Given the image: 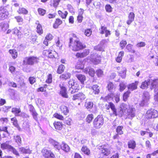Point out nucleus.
I'll use <instances>...</instances> for the list:
<instances>
[{
    "label": "nucleus",
    "mask_w": 158,
    "mask_h": 158,
    "mask_svg": "<svg viewBox=\"0 0 158 158\" xmlns=\"http://www.w3.org/2000/svg\"><path fill=\"white\" fill-rule=\"evenodd\" d=\"M69 39V47L73 51H79L86 48V45L81 41L77 35L75 33L70 34Z\"/></svg>",
    "instance_id": "nucleus-1"
},
{
    "label": "nucleus",
    "mask_w": 158,
    "mask_h": 158,
    "mask_svg": "<svg viewBox=\"0 0 158 158\" xmlns=\"http://www.w3.org/2000/svg\"><path fill=\"white\" fill-rule=\"evenodd\" d=\"M40 58L36 56H31L25 57L23 60V64L33 65L40 62Z\"/></svg>",
    "instance_id": "nucleus-2"
},
{
    "label": "nucleus",
    "mask_w": 158,
    "mask_h": 158,
    "mask_svg": "<svg viewBox=\"0 0 158 158\" xmlns=\"http://www.w3.org/2000/svg\"><path fill=\"white\" fill-rule=\"evenodd\" d=\"M104 123V118L102 115H98L93 120V125L94 128L98 129L100 128Z\"/></svg>",
    "instance_id": "nucleus-3"
},
{
    "label": "nucleus",
    "mask_w": 158,
    "mask_h": 158,
    "mask_svg": "<svg viewBox=\"0 0 158 158\" xmlns=\"http://www.w3.org/2000/svg\"><path fill=\"white\" fill-rule=\"evenodd\" d=\"M105 107L106 110H109L110 109L112 111V113L110 114L111 116H121V114L118 110L115 105L112 102H109L108 104H106L105 105Z\"/></svg>",
    "instance_id": "nucleus-4"
},
{
    "label": "nucleus",
    "mask_w": 158,
    "mask_h": 158,
    "mask_svg": "<svg viewBox=\"0 0 158 158\" xmlns=\"http://www.w3.org/2000/svg\"><path fill=\"white\" fill-rule=\"evenodd\" d=\"M69 84L70 85V88L73 89L71 92V94L77 92L80 89L79 83L74 79H71L69 81Z\"/></svg>",
    "instance_id": "nucleus-5"
},
{
    "label": "nucleus",
    "mask_w": 158,
    "mask_h": 158,
    "mask_svg": "<svg viewBox=\"0 0 158 158\" xmlns=\"http://www.w3.org/2000/svg\"><path fill=\"white\" fill-rule=\"evenodd\" d=\"M145 117L147 119L158 118V111L154 109H150L147 111Z\"/></svg>",
    "instance_id": "nucleus-6"
},
{
    "label": "nucleus",
    "mask_w": 158,
    "mask_h": 158,
    "mask_svg": "<svg viewBox=\"0 0 158 158\" xmlns=\"http://www.w3.org/2000/svg\"><path fill=\"white\" fill-rule=\"evenodd\" d=\"M98 149L99 151L100 154L103 156H109L111 153V151L106 147V144L99 146Z\"/></svg>",
    "instance_id": "nucleus-7"
},
{
    "label": "nucleus",
    "mask_w": 158,
    "mask_h": 158,
    "mask_svg": "<svg viewBox=\"0 0 158 158\" xmlns=\"http://www.w3.org/2000/svg\"><path fill=\"white\" fill-rule=\"evenodd\" d=\"M43 55L44 56L49 58H56L58 56V54L56 52L50 49L44 50Z\"/></svg>",
    "instance_id": "nucleus-8"
},
{
    "label": "nucleus",
    "mask_w": 158,
    "mask_h": 158,
    "mask_svg": "<svg viewBox=\"0 0 158 158\" xmlns=\"http://www.w3.org/2000/svg\"><path fill=\"white\" fill-rule=\"evenodd\" d=\"M66 82H61L59 85L60 88V94L63 97L65 98H68L69 96L67 92V88L66 86Z\"/></svg>",
    "instance_id": "nucleus-9"
},
{
    "label": "nucleus",
    "mask_w": 158,
    "mask_h": 158,
    "mask_svg": "<svg viewBox=\"0 0 158 158\" xmlns=\"http://www.w3.org/2000/svg\"><path fill=\"white\" fill-rule=\"evenodd\" d=\"M9 13L7 8L6 6L0 7V20H3L6 19Z\"/></svg>",
    "instance_id": "nucleus-10"
},
{
    "label": "nucleus",
    "mask_w": 158,
    "mask_h": 158,
    "mask_svg": "<svg viewBox=\"0 0 158 158\" xmlns=\"http://www.w3.org/2000/svg\"><path fill=\"white\" fill-rule=\"evenodd\" d=\"M41 153L44 158H56L53 152L45 148H43L41 151Z\"/></svg>",
    "instance_id": "nucleus-11"
},
{
    "label": "nucleus",
    "mask_w": 158,
    "mask_h": 158,
    "mask_svg": "<svg viewBox=\"0 0 158 158\" xmlns=\"http://www.w3.org/2000/svg\"><path fill=\"white\" fill-rule=\"evenodd\" d=\"M90 53V50L89 49H85L82 52H77L75 56L77 59L83 58L86 57Z\"/></svg>",
    "instance_id": "nucleus-12"
},
{
    "label": "nucleus",
    "mask_w": 158,
    "mask_h": 158,
    "mask_svg": "<svg viewBox=\"0 0 158 158\" xmlns=\"http://www.w3.org/2000/svg\"><path fill=\"white\" fill-rule=\"evenodd\" d=\"M86 98L85 95L82 92H80L74 94L72 98L73 101L77 100L82 102Z\"/></svg>",
    "instance_id": "nucleus-13"
},
{
    "label": "nucleus",
    "mask_w": 158,
    "mask_h": 158,
    "mask_svg": "<svg viewBox=\"0 0 158 158\" xmlns=\"http://www.w3.org/2000/svg\"><path fill=\"white\" fill-rule=\"evenodd\" d=\"M158 87V79L153 80L151 83L150 89L151 90L154 89V92L157 91V88Z\"/></svg>",
    "instance_id": "nucleus-14"
},
{
    "label": "nucleus",
    "mask_w": 158,
    "mask_h": 158,
    "mask_svg": "<svg viewBox=\"0 0 158 158\" xmlns=\"http://www.w3.org/2000/svg\"><path fill=\"white\" fill-rule=\"evenodd\" d=\"M138 81H135L134 82L130 84L127 86V89L129 90L133 91L137 89L138 85L139 84Z\"/></svg>",
    "instance_id": "nucleus-15"
},
{
    "label": "nucleus",
    "mask_w": 158,
    "mask_h": 158,
    "mask_svg": "<svg viewBox=\"0 0 158 158\" xmlns=\"http://www.w3.org/2000/svg\"><path fill=\"white\" fill-rule=\"evenodd\" d=\"M118 73L122 77H124L126 74V69L123 67L118 66L117 67Z\"/></svg>",
    "instance_id": "nucleus-16"
},
{
    "label": "nucleus",
    "mask_w": 158,
    "mask_h": 158,
    "mask_svg": "<svg viewBox=\"0 0 158 158\" xmlns=\"http://www.w3.org/2000/svg\"><path fill=\"white\" fill-rule=\"evenodd\" d=\"M10 141H6L0 144V148L3 150H7L9 151L12 146L9 144Z\"/></svg>",
    "instance_id": "nucleus-17"
},
{
    "label": "nucleus",
    "mask_w": 158,
    "mask_h": 158,
    "mask_svg": "<svg viewBox=\"0 0 158 158\" xmlns=\"http://www.w3.org/2000/svg\"><path fill=\"white\" fill-rule=\"evenodd\" d=\"M53 125L56 130L59 131L62 129L64 124L61 122L55 121L53 123Z\"/></svg>",
    "instance_id": "nucleus-18"
},
{
    "label": "nucleus",
    "mask_w": 158,
    "mask_h": 158,
    "mask_svg": "<svg viewBox=\"0 0 158 158\" xmlns=\"http://www.w3.org/2000/svg\"><path fill=\"white\" fill-rule=\"evenodd\" d=\"M36 24L37 25L36 27L37 33L39 35H42L44 33V31L41 24L39 23V21H37Z\"/></svg>",
    "instance_id": "nucleus-19"
},
{
    "label": "nucleus",
    "mask_w": 158,
    "mask_h": 158,
    "mask_svg": "<svg viewBox=\"0 0 158 158\" xmlns=\"http://www.w3.org/2000/svg\"><path fill=\"white\" fill-rule=\"evenodd\" d=\"M75 76L78 80L82 84H84L86 80V77L85 75L81 74H77Z\"/></svg>",
    "instance_id": "nucleus-20"
},
{
    "label": "nucleus",
    "mask_w": 158,
    "mask_h": 158,
    "mask_svg": "<svg viewBox=\"0 0 158 158\" xmlns=\"http://www.w3.org/2000/svg\"><path fill=\"white\" fill-rule=\"evenodd\" d=\"M63 23V21L60 18H57L55 19L53 24V27L54 29L58 28Z\"/></svg>",
    "instance_id": "nucleus-21"
},
{
    "label": "nucleus",
    "mask_w": 158,
    "mask_h": 158,
    "mask_svg": "<svg viewBox=\"0 0 158 158\" xmlns=\"http://www.w3.org/2000/svg\"><path fill=\"white\" fill-rule=\"evenodd\" d=\"M135 15L133 12H131L128 15V19L127 21V23L129 25L134 21Z\"/></svg>",
    "instance_id": "nucleus-22"
},
{
    "label": "nucleus",
    "mask_w": 158,
    "mask_h": 158,
    "mask_svg": "<svg viewBox=\"0 0 158 158\" xmlns=\"http://www.w3.org/2000/svg\"><path fill=\"white\" fill-rule=\"evenodd\" d=\"M127 145L129 148L134 149L136 147V142L133 139L130 140L128 142Z\"/></svg>",
    "instance_id": "nucleus-23"
},
{
    "label": "nucleus",
    "mask_w": 158,
    "mask_h": 158,
    "mask_svg": "<svg viewBox=\"0 0 158 158\" xmlns=\"http://www.w3.org/2000/svg\"><path fill=\"white\" fill-rule=\"evenodd\" d=\"M150 83V80L148 79L142 82L140 86V88L142 89H147Z\"/></svg>",
    "instance_id": "nucleus-24"
},
{
    "label": "nucleus",
    "mask_w": 158,
    "mask_h": 158,
    "mask_svg": "<svg viewBox=\"0 0 158 158\" xmlns=\"http://www.w3.org/2000/svg\"><path fill=\"white\" fill-rule=\"evenodd\" d=\"M127 104L124 103H122L120 105L119 107V111L120 113L121 114V116H123L124 113L125 112L126 110H127Z\"/></svg>",
    "instance_id": "nucleus-25"
},
{
    "label": "nucleus",
    "mask_w": 158,
    "mask_h": 158,
    "mask_svg": "<svg viewBox=\"0 0 158 158\" xmlns=\"http://www.w3.org/2000/svg\"><path fill=\"white\" fill-rule=\"evenodd\" d=\"M60 108L61 113L64 115H67L69 112L68 107L65 105H62L61 106Z\"/></svg>",
    "instance_id": "nucleus-26"
},
{
    "label": "nucleus",
    "mask_w": 158,
    "mask_h": 158,
    "mask_svg": "<svg viewBox=\"0 0 158 158\" xmlns=\"http://www.w3.org/2000/svg\"><path fill=\"white\" fill-rule=\"evenodd\" d=\"M81 150L82 152L84 154L88 156H89L91 153L90 150L86 146H83Z\"/></svg>",
    "instance_id": "nucleus-27"
},
{
    "label": "nucleus",
    "mask_w": 158,
    "mask_h": 158,
    "mask_svg": "<svg viewBox=\"0 0 158 158\" xmlns=\"http://www.w3.org/2000/svg\"><path fill=\"white\" fill-rule=\"evenodd\" d=\"M80 11L77 17V20L79 23H81L82 22L83 19V15L84 12V10L82 9H80Z\"/></svg>",
    "instance_id": "nucleus-28"
},
{
    "label": "nucleus",
    "mask_w": 158,
    "mask_h": 158,
    "mask_svg": "<svg viewBox=\"0 0 158 158\" xmlns=\"http://www.w3.org/2000/svg\"><path fill=\"white\" fill-rule=\"evenodd\" d=\"M135 113L132 108H131L128 110L127 113V116L128 118L132 119L135 117Z\"/></svg>",
    "instance_id": "nucleus-29"
},
{
    "label": "nucleus",
    "mask_w": 158,
    "mask_h": 158,
    "mask_svg": "<svg viewBox=\"0 0 158 158\" xmlns=\"http://www.w3.org/2000/svg\"><path fill=\"white\" fill-rule=\"evenodd\" d=\"M12 124L14 126L17 128L19 130H20L21 128L19 125L18 121L15 117H13L11 118Z\"/></svg>",
    "instance_id": "nucleus-30"
},
{
    "label": "nucleus",
    "mask_w": 158,
    "mask_h": 158,
    "mask_svg": "<svg viewBox=\"0 0 158 158\" xmlns=\"http://www.w3.org/2000/svg\"><path fill=\"white\" fill-rule=\"evenodd\" d=\"M19 151L21 154H30L31 153V151L30 149H26L24 147H21L19 148Z\"/></svg>",
    "instance_id": "nucleus-31"
},
{
    "label": "nucleus",
    "mask_w": 158,
    "mask_h": 158,
    "mask_svg": "<svg viewBox=\"0 0 158 158\" xmlns=\"http://www.w3.org/2000/svg\"><path fill=\"white\" fill-rule=\"evenodd\" d=\"M101 56L99 55L97 57L94 58H92L91 60V62L94 64H98L100 63L101 62Z\"/></svg>",
    "instance_id": "nucleus-32"
},
{
    "label": "nucleus",
    "mask_w": 158,
    "mask_h": 158,
    "mask_svg": "<svg viewBox=\"0 0 158 158\" xmlns=\"http://www.w3.org/2000/svg\"><path fill=\"white\" fill-rule=\"evenodd\" d=\"M71 74L69 72H65V73L61 74L60 76V79L66 80L70 78Z\"/></svg>",
    "instance_id": "nucleus-33"
},
{
    "label": "nucleus",
    "mask_w": 158,
    "mask_h": 158,
    "mask_svg": "<svg viewBox=\"0 0 158 158\" xmlns=\"http://www.w3.org/2000/svg\"><path fill=\"white\" fill-rule=\"evenodd\" d=\"M126 48L128 52L135 53L136 55H137L135 50L133 48V45L131 44H128L126 45Z\"/></svg>",
    "instance_id": "nucleus-34"
},
{
    "label": "nucleus",
    "mask_w": 158,
    "mask_h": 158,
    "mask_svg": "<svg viewBox=\"0 0 158 158\" xmlns=\"http://www.w3.org/2000/svg\"><path fill=\"white\" fill-rule=\"evenodd\" d=\"M60 0H51L50 2V6L52 7L56 8L59 4Z\"/></svg>",
    "instance_id": "nucleus-35"
},
{
    "label": "nucleus",
    "mask_w": 158,
    "mask_h": 158,
    "mask_svg": "<svg viewBox=\"0 0 158 158\" xmlns=\"http://www.w3.org/2000/svg\"><path fill=\"white\" fill-rule=\"evenodd\" d=\"M17 12L19 14L23 15H27L28 13V10L24 7H19Z\"/></svg>",
    "instance_id": "nucleus-36"
},
{
    "label": "nucleus",
    "mask_w": 158,
    "mask_h": 158,
    "mask_svg": "<svg viewBox=\"0 0 158 158\" xmlns=\"http://www.w3.org/2000/svg\"><path fill=\"white\" fill-rule=\"evenodd\" d=\"M124 55V52L123 51H120L118 54V56L116 58L115 60L118 63H120L122 59V57Z\"/></svg>",
    "instance_id": "nucleus-37"
},
{
    "label": "nucleus",
    "mask_w": 158,
    "mask_h": 158,
    "mask_svg": "<svg viewBox=\"0 0 158 158\" xmlns=\"http://www.w3.org/2000/svg\"><path fill=\"white\" fill-rule=\"evenodd\" d=\"M61 149L66 152H69L70 149L69 146L64 142H62L60 145Z\"/></svg>",
    "instance_id": "nucleus-38"
},
{
    "label": "nucleus",
    "mask_w": 158,
    "mask_h": 158,
    "mask_svg": "<svg viewBox=\"0 0 158 158\" xmlns=\"http://www.w3.org/2000/svg\"><path fill=\"white\" fill-rule=\"evenodd\" d=\"M58 13L59 16L63 19H65L68 15V12L67 11H65L64 12L60 10L58 11Z\"/></svg>",
    "instance_id": "nucleus-39"
},
{
    "label": "nucleus",
    "mask_w": 158,
    "mask_h": 158,
    "mask_svg": "<svg viewBox=\"0 0 158 158\" xmlns=\"http://www.w3.org/2000/svg\"><path fill=\"white\" fill-rule=\"evenodd\" d=\"M91 89L93 90V93L95 94H97L100 92L99 86L97 85H94L91 87Z\"/></svg>",
    "instance_id": "nucleus-40"
},
{
    "label": "nucleus",
    "mask_w": 158,
    "mask_h": 158,
    "mask_svg": "<svg viewBox=\"0 0 158 158\" xmlns=\"http://www.w3.org/2000/svg\"><path fill=\"white\" fill-rule=\"evenodd\" d=\"M131 93V92L129 90H128L124 92L123 95V100L124 102L126 101L129 97Z\"/></svg>",
    "instance_id": "nucleus-41"
},
{
    "label": "nucleus",
    "mask_w": 158,
    "mask_h": 158,
    "mask_svg": "<svg viewBox=\"0 0 158 158\" xmlns=\"http://www.w3.org/2000/svg\"><path fill=\"white\" fill-rule=\"evenodd\" d=\"M106 88L109 92H111L113 89H115L116 87L113 82H110L107 84Z\"/></svg>",
    "instance_id": "nucleus-42"
},
{
    "label": "nucleus",
    "mask_w": 158,
    "mask_h": 158,
    "mask_svg": "<svg viewBox=\"0 0 158 158\" xmlns=\"http://www.w3.org/2000/svg\"><path fill=\"white\" fill-rule=\"evenodd\" d=\"M21 112V109L20 108H17L16 107H13L11 110V112L14 114L16 116H19V114Z\"/></svg>",
    "instance_id": "nucleus-43"
},
{
    "label": "nucleus",
    "mask_w": 158,
    "mask_h": 158,
    "mask_svg": "<svg viewBox=\"0 0 158 158\" xmlns=\"http://www.w3.org/2000/svg\"><path fill=\"white\" fill-rule=\"evenodd\" d=\"M9 52L11 54L12 57L13 59H15L17 57V52L15 49H10L9 50Z\"/></svg>",
    "instance_id": "nucleus-44"
},
{
    "label": "nucleus",
    "mask_w": 158,
    "mask_h": 158,
    "mask_svg": "<svg viewBox=\"0 0 158 158\" xmlns=\"http://www.w3.org/2000/svg\"><path fill=\"white\" fill-rule=\"evenodd\" d=\"M84 67V64L82 61H78L77 63L75 68L77 69H82Z\"/></svg>",
    "instance_id": "nucleus-45"
},
{
    "label": "nucleus",
    "mask_w": 158,
    "mask_h": 158,
    "mask_svg": "<svg viewBox=\"0 0 158 158\" xmlns=\"http://www.w3.org/2000/svg\"><path fill=\"white\" fill-rule=\"evenodd\" d=\"M114 95V94L112 93L108 94L104 98H103L102 97L101 98H103V100L104 102H107L108 101H109L110 98L113 99Z\"/></svg>",
    "instance_id": "nucleus-46"
},
{
    "label": "nucleus",
    "mask_w": 158,
    "mask_h": 158,
    "mask_svg": "<svg viewBox=\"0 0 158 158\" xmlns=\"http://www.w3.org/2000/svg\"><path fill=\"white\" fill-rule=\"evenodd\" d=\"M94 115L92 114H88L86 116L85 120L86 122L88 123H90L94 119Z\"/></svg>",
    "instance_id": "nucleus-47"
},
{
    "label": "nucleus",
    "mask_w": 158,
    "mask_h": 158,
    "mask_svg": "<svg viewBox=\"0 0 158 158\" xmlns=\"http://www.w3.org/2000/svg\"><path fill=\"white\" fill-rule=\"evenodd\" d=\"M65 68V67L64 65L62 64L60 65L58 68L57 71V73L59 74L62 73L64 72Z\"/></svg>",
    "instance_id": "nucleus-48"
},
{
    "label": "nucleus",
    "mask_w": 158,
    "mask_h": 158,
    "mask_svg": "<svg viewBox=\"0 0 158 158\" xmlns=\"http://www.w3.org/2000/svg\"><path fill=\"white\" fill-rule=\"evenodd\" d=\"M123 127L122 126H117L116 129V131L117 133L119 134V135H122L123 134Z\"/></svg>",
    "instance_id": "nucleus-49"
},
{
    "label": "nucleus",
    "mask_w": 158,
    "mask_h": 158,
    "mask_svg": "<svg viewBox=\"0 0 158 158\" xmlns=\"http://www.w3.org/2000/svg\"><path fill=\"white\" fill-rule=\"evenodd\" d=\"M49 142L54 147L58 149L59 150L60 145L59 143L58 142L53 139L50 140Z\"/></svg>",
    "instance_id": "nucleus-50"
},
{
    "label": "nucleus",
    "mask_w": 158,
    "mask_h": 158,
    "mask_svg": "<svg viewBox=\"0 0 158 158\" xmlns=\"http://www.w3.org/2000/svg\"><path fill=\"white\" fill-rule=\"evenodd\" d=\"M8 27V25L5 23H1L0 25V28L3 31H6Z\"/></svg>",
    "instance_id": "nucleus-51"
},
{
    "label": "nucleus",
    "mask_w": 158,
    "mask_h": 158,
    "mask_svg": "<svg viewBox=\"0 0 158 158\" xmlns=\"http://www.w3.org/2000/svg\"><path fill=\"white\" fill-rule=\"evenodd\" d=\"M127 43V42L126 40H121L119 44V47L121 49H123L125 47Z\"/></svg>",
    "instance_id": "nucleus-52"
},
{
    "label": "nucleus",
    "mask_w": 158,
    "mask_h": 158,
    "mask_svg": "<svg viewBox=\"0 0 158 158\" xmlns=\"http://www.w3.org/2000/svg\"><path fill=\"white\" fill-rule=\"evenodd\" d=\"M53 117L60 120H63L64 119V117L62 115L57 113H55L53 114Z\"/></svg>",
    "instance_id": "nucleus-53"
},
{
    "label": "nucleus",
    "mask_w": 158,
    "mask_h": 158,
    "mask_svg": "<svg viewBox=\"0 0 158 158\" xmlns=\"http://www.w3.org/2000/svg\"><path fill=\"white\" fill-rule=\"evenodd\" d=\"M52 76L51 74H48L47 76V78L45 82L48 84H50L52 82Z\"/></svg>",
    "instance_id": "nucleus-54"
},
{
    "label": "nucleus",
    "mask_w": 158,
    "mask_h": 158,
    "mask_svg": "<svg viewBox=\"0 0 158 158\" xmlns=\"http://www.w3.org/2000/svg\"><path fill=\"white\" fill-rule=\"evenodd\" d=\"M38 36L36 35H31L30 37L31 42L33 44L37 42Z\"/></svg>",
    "instance_id": "nucleus-55"
},
{
    "label": "nucleus",
    "mask_w": 158,
    "mask_h": 158,
    "mask_svg": "<svg viewBox=\"0 0 158 158\" xmlns=\"http://www.w3.org/2000/svg\"><path fill=\"white\" fill-rule=\"evenodd\" d=\"M47 87V85L46 84L44 85L43 86L40 87L37 89V91L38 92H45L46 90V88Z\"/></svg>",
    "instance_id": "nucleus-56"
},
{
    "label": "nucleus",
    "mask_w": 158,
    "mask_h": 158,
    "mask_svg": "<svg viewBox=\"0 0 158 158\" xmlns=\"http://www.w3.org/2000/svg\"><path fill=\"white\" fill-rule=\"evenodd\" d=\"M15 142L19 145L20 144L22 143V139L19 135H17L14 137Z\"/></svg>",
    "instance_id": "nucleus-57"
},
{
    "label": "nucleus",
    "mask_w": 158,
    "mask_h": 158,
    "mask_svg": "<svg viewBox=\"0 0 158 158\" xmlns=\"http://www.w3.org/2000/svg\"><path fill=\"white\" fill-rule=\"evenodd\" d=\"M85 106L87 109H91L93 107V103L91 102H86Z\"/></svg>",
    "instance_id": "nucleus-58"
},
{
    "label": "nucleus",
    "mask_w": 158,
    "mask_h": 158,
    "mask_svg": "<svg viewBox=\"0 0 158 158\" xmlns=\"http://www.w3.org/2000/svg\"><path fill=\"white\" fill-rule=\"evenodd\" d=\"M9 151H11L16 156H19V154L18 151L12 146H11Z\"/></svg>",
    "instance_id": "nucleus-59"
},
{
    "label": "nucleus",
    "mask_w": 158,
    "mask_h": 158,
    "mask_svg": "<svg viewBox=\"0 0 158 158\" xmlns=\"http://www.w3.org/2000/svg\"><path fill=\"white\" fill-rule=\"evenodd\" d=\"M92 33V31L91 29L88 28L85 29L84 32V34L87 36H90Z\"/></svg>",
    "instance_id": "nucleus-60"
},
{
    "label": "nucleus",
    "mask_w": 158,
    "mask_h": 158,
    "mask_svg": "<svg viewBox=\"0 0 158 158\" xmlns=\"http://www.w3.org/2000/svg\"><path fill=\"white\" fill-rule=\"evenodd\" d=\"M37 10L39 14L41 16H44L46 12L45 10L42 8H38Z\"/></svg>",
    "instance_id": "nucleus-61"
},
{
    "label": "nucleus",
    "mask_w": 158,
    "mask_h": 158,
    "mask_svg": "<svg viewBox=\"0 0 158 158\" xmlns=\"http://www.w3.org/2000/svg\"><path fill=\"white\" fill-rule=\"evenodd\" d=\"M119 86V90L121 92L123 91L126 88L125 84L123 82H121L120 83Z\"/></svg>",
    "instance_id": "nucleus-62"
},
{
    "label": "nucleus",
    "mask_w": 158,
    "mask_h": 158,
    "mask_svg": "<svg viewBox=\"0 0 158 158\" xmlns=\"http://www.w3.org/2000/svg\"><path fill=\"white\" fill-rule=\"evenodd\" d=\"M107 27L105 26H101V28L99 29L100 33L101 34H103L107 31Z\"/></svg>",
    "instance_id": "nucleus-63"
},
{
    "label": "nucleus",
    "mask_w": 158,
    "mask_h": 158,
    "mask_svg": "<svg viewBox=\"0 0 158 158\" xmlns=\"http://www.w3.org/2000/svg\"><path fill=\"white\" fill-rule=\"evenodd\" d=\"M45 38L49 41L52 40L54 38L53 35L50 33H48L45 37Z\"/></svg>",
    "instance_id": "nucleus-64"
}]
</instances>
